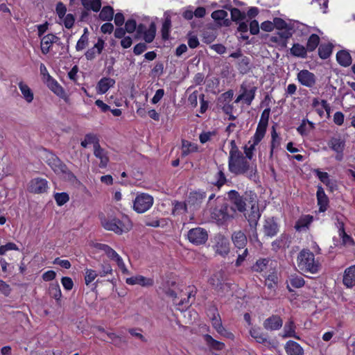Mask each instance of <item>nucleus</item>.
I'll use <instances>...</instances> for the list:
<instances>
[{"label":"nucleus","mask_w":355,"mask_h":355,"mask_svg":"<svg viewBox=\"0 0 355 355\" xmlns=\"http://www.w3.org/2000/svg\"><path fill=\"white\" fill-rule=\"evenodd\" d=\"M227 199L236 207V211L244 212L246 207V199H244L236 190L227 192Z\"/></svg>","instance_id":"nucleus-12"},{"label":"nucleus","mask_w":355,"mask_h":355,"mask_svg":"<svg viewBox=\"0 0 355 355\" xmlns=\"http://www.w3.org/2000/svg\"><path fill=\"white\" fill-rule=\"evenodd\" d=\"M257 90V87L252 86L250 89H248L244 84L241 85V91L242 95H243V103L247 105H250L252 102L255 98V94Z\"/></svg>","instance_id":"nucleus-27"},{"label":"nucleus","mask_w":355,"mask_h":355,"mask_svg":"<svg viewBox=\"0 0 355 355\" xmlns=\"http://www.w3.org/2000/svg\"><path fill=\"white\" fill-rule=\"evenodd\" d=\"M237 69L241 74H247L251 70L250 59L247 56H243L238 62Z\"/></svg>","instance_id":"nucleus-39"},{"label":"nucleus","mask_w":355,"mask_h":355,"mask_svg":"<svg viewBox=\"0 0 355 355\" xmlns=\"http://www.w3.org/2000/svg\"><path fill=\"white\" fill-rule=\"evenodd\" d=\"M114 14L113 8L110 6H105L103 7L98 16L101 21H110L113 19Z\"/></svg>","instance_id":"nucleus-45"},{"label":"nucleus","mask_w":355,"mask_h":355,"mask_svg":"<svg viewBox=\"0 0 355 355\" xmlns=\"http://www.w3.org/2000/svg\"><path fill=\"white\" fill-rule=\"evenodd\" d=\"M46 83L48 87L55 95L61 98H64L65 101H67L68 97L66 96L65 91L55 79H54L51 76H49Z\"/></svg>","instance_id":"nucleus-17"},{"label":"nucleus","mask_w":355,"mask_h":355,"mask_svg":"<svg viewBox=\"0 0 355 355\" xmlns=\"http://www.w3.org/2000/svg\"><path fill=\"white\" fill-rule=\"evenodd\" d=\"M209 284L218 288L222 285V275L220 273H216L209 279Z\"/></svg>","instance_id":"nucleus-60"},{"label":"nucleus","mask_w":355,"mask_h":355,"mask_svg":"<svg viewBox=\"0 0 355 355\" xmlns=\"http://www.w3.org/2000/svg\"><path fill=\"white\" fill-rule=\"evenodd\" d=\"M343 282L348 288H352L355 284V265L345 269Z\"/></svg>","instance_id":"nucleus-31"},{"label":"nucleus","mask_w":355,"mask_h":355,"mask_svg":"<svg viewBox=\"0 0 355 355\" xmlns=\"http://www.w3.org/2000/svg\"><path fill=\"white\" fill-rule=\"evenodd\" d=\"M198 146L196 144L192 143L187 140L183 139L182 141V157H185L192 153L197 152Z\"/></svg>","instance_id":"nucleus-35"},{"label":"nucleus","mask_w":355,"mask_h":355,"mask_svg":"<svg viewBox=\"0 0 355 355\" xmlns=\"http://www.w3.org/2000/svg\"><path fill=\"white\" fill-rule=\"evenodd\" d=\"M54 199L58 206H62L69 200V196L66 192L55 193Z\"/></svg>","instance_id":"nucleus-53"},{"label":"nucleus","mask_w":355,"mask_h":355,"mask_svg":"<svg viewBox=\"0 0 355 355\" xmlns=\"http://www.w3.org/2000/svg\"><path fill=\"white\" fill-rule=\"evenodd\" d=\"M48 181L42 178H33L28 183V191L33 193L40 194L47 191Z\"/></svg>","instance_id":"nucleus-10"},{"label":"nucleus","mask_w":355,"mask_h":355,"mask_svg":"<svg viewBox=\"0 0 355 355\" xmlns=\"http://www.w3.org/2000/svg\"><path fill=\"white\" fill-rule=\"evenodd\" d=\"M284 348L288 355H304L303 348L293 340L286 342Z\"/></svg>","instance_id":"nucleus-29"},{"label":"nucleus","mask_w":355,"mask_h":355,"mask_svg":"<svg viewBox=\"0 0 355 355\" xmlns=\"http://www.w3.org/2000/svg\"><path fill=\"white\" fill-rule=\"evenodd\" d=\"M46 163L55 173H58L64 167L65 164L54 153L49 152L46 156Z\"/></svg>","instance_id":"nucleus-22"},{"label":"nucleus","mask_w":355,"mask_h":355,"mask_svg":"<svg viewBox=\"0 0 355 355\" xmlns=\"http://www.w3.org/2000/svg\"><path fill=\"white\" fill-rule=\"evenodd\" d=\"M234 245L239 248H243L247 243V238L242 232H234L232 236Z\"/></svg>","instance_id":"nucleus-41"},{"label":"nucleus","mask_w":355,"mask_h":355,"mask_svg":"<svg viewBox=\"0 0 355 355\" xmlns=\"http://www.w3.org/2000/svg\"><path fill=\"white\" fill-rule=\"evenodd\" d=\"M218 172L215 174L216 182L213 183L218 189H220L227 182V178L224 172V168L222 165L218 166Z\"/></svg>","instance_id":"nucleus-38"},{"label":"nucleus","mask_w":355,"mask_h":355,"mask_svg":"<svg viewBox=\"0 0 355 355\" xmlns=\"http://www.w3.org/2000/svg\"><path fill=\"white\" fill-rule=\"evenodd\" d=\"M125 282L129 285L139 284L142 286H150L153 285V280L141 275H137L127 278Z\"/></svg>","instance_id":"nucleus-26"},{"label":"nucleus","mask_w":355,"mask_h":355,"mask_svg":"<svg viewBox=\"0 0 355 355\" xmlns=\"http://www.w3.org/2000/svg\"><path fill=\"white\" fill-rule=\"evenodd\" d=\"M211 248L216 254L221 257L227 256L230 252V241L227 238L222 234L216 235L211 241Z\"/></svg>","instance_id":"nucleus-5"},{"label":"nucleus","mask_w":355,"mask_h":355,"mask_svg":"<svg viewBox=\"0 0 355 355\" xmlns=\"http://www.w3.org/2000/svg\"><path fill=\"white\" fill-rule=\"evenodd\" d=\"M132 223H102L105 230L112 231L117 234L129 232L132 228Z\"/></svg>","instance_id":"nucleus-16"},{"label":"nucleus","mask_w":355,"mask_h":355,"mask_svg":"<svg viewBox=\"0 0 355 355\" xmlns=\"http://www.w3.org/2000/svg\"><path fill=\"white\" fill-rule=\"evenodd\" d=\"M83 8L87 10L98 12L102 6L101 0H80Z\"/></svg>","instance_id":"nucleus-37"},{"label":"nucleus","mask_w":355,"mask_h":355,"mask_svg":"<svg viewBox=\"0 0 355 355\" xmlns=\"http://www.w3.org/2000/svg\"><path fill=\"white\" fill-rule=\"evenodd\" d=\"M336 60L344 67L351 65L352 60L350 53L346 50H340L336 53Z\"/></svg>","instance_id":"nucleus-32"},{"label":"nucleus","mask_w":355,"mask_h":355,"mask_svg":"<svg viewBox=\"0 0 355 355\" xmlns=\"http://www.w3.org/2000/svg\"><path fill=\"white\" fill-rule=\"evenodd\" d=\"M173 207L172 209V214L178 218H180L182 220H187V205L185 202H180L175 200L173 202Z\"/></svg>","instance_id":"nucleus-18"},{"label":"nucleus","mask_w":355,"mask_h":355,"mask_svg":"<svg viewBox=\"0 0 355 355\" xmlns=\"http://www.w3.org/2000/svg\"><path fill=\"white\" fill-rule=\"evenodd\" d=\"M315 173L318 179L325 185L333 189L334 182L329 179V175L327 172L320 171L319 169L315 170Z\"/></svg>","instance_id":"nucleus-51"},{"label":"nucleus","mask_w":355,"mask_h":355,"mask_svg":"<svg viewBox=\"0 0 355 355\" xmlns=\"http://www.w3.org/2000/svg\"><path fill=\"white\" fill-rule=\"evenodd\" d=\"M270 263L271 264L272 261L269 259H260L253 265L252 270L258 272H263L267 270Z\"/></svg>","instance_id":"nucleus-48"},{"label":"nucleus","mask_w":355,"mask_h":355,"mask_svg":"<svg viewBox=\"0 0 355 355\" xmlns=\"http://www.w3.org/2000/svg\"><path fill=\"white\" fill-rule=\"evenodd\" d=\"M249 205H250V209H245V211L243 212L245 217L246 218L248 222H258L259 218L261 217V212L259 210L258 202L257 200V196L255 195L250 197Z\"/></svg>","instance_id":"nucleus-9"},{"label":"nucleus","mask_w":355,"mask_h":355,"mask_svg":"<svg viewBox=\"0 0 355 355\" xmlns=\"http://www.w3.org/2000/svg\"><path fill=\"white\" fill-rule=\"evenodd\" d=\"M233 96L234 91L229 89L217 98V105L224 114H229L231 110H234V105L232 103Z\"/></svg>","instance_id":"nucleus-7"},{"label":"nucleus","mask_w":355,"mask_h":355,"mask_svg":"<svg viewBox=\"0 0 355 355\" xmlns=\"http://www.w3.org/2000/svg\"><path fill=\"white\" fill-rule=\"evenodd\" d=\"M278 231L277 223H266L264 225V233L268 236H275Z\"/></svg>","instance_id":"nucleus-57"},{"label":"nucleus","mask_w":355,"mask_h":355,"mask_svg":"<svg viewBox=\"0 0 355 355\" xmlns=\"http://www.w3.org/2000/svg\"><path fill=\"white\" fill-rule=\"evenodd\" d=\"M105 254L109 259H110L112 261H114L116 263L119 268L121 270L122 273L125 275L129 274V270L126 268L123 259L114 249L108 246Z\"/></svg>","instance_id":"nucleus-15"},{"label":"nucleus","mask_w":355,"mask_h":355,"mask_svg":"<svg viewBox=\"0 0 355 355\" xmlns=\"http://www.w3.org/2000/svg\"><path fill=\"white\" fill-rule=\"evenodd\" d=\"M60 37L53 33H49L41 37L40 48L44 55L48 54L54 43H58Z\"/></svg>","instance_id":"nucleus-13"},{"label":"nucleus","mask_w":355,"mask_h":355,"mask_svg":"<svg viewBox=\"0 0 355 355\" xmlns=\"http://www.w3.org/2000/svg\"><path fill=\"white\" fill-rule=\"evenodd\" d=\"M171 28V19L169 15L166 16L161 28V35L163 40L166 41L169 39L170 31Z\"/></svg>","instance_id":"nucleus-44"},{"label":"nucleus","mask_w":355,"mask_h":355,"mask_svg":"<svg viewBox=\"0 0 355 355\" xmlns=\"http://www.w3.org/2000/svg\"><path fill=\"white\" fill-rule=\"evenodd\" d=\"M206 196V192L200 189L197 191H192L188 196L187 202L190 206L198 208L200 207Z\"/></svg>","instance_id":"nucleus-14"},{"label":"nucleus","mask_w":355,"mask_h":355,"mask_svg":"<svg viewBox=\"0 0 355 355\" xmlns=\"http://www.w3.org/2000/svg\"><path fill=\"white\" fill-rule=\"evenodd\" d=\"M282 138L277 133L275 126L271 130V141L270 145V158H272L275 150H277L281 145Z\"/></svg>","instance_id":"nucleus-28"},{"label":"nucleus","mask_w":355,"mask_h":355,"mask_svg":"<svg viewBox=\"0 0 355 355\" xmlns=\"http://www.w3.org/2000/svg\"><path fill=\"white\" fill-rule=\"evenodd\" d=\"M297 265L300 270L311 274L318 273L321 268L318 260L315 259L313 252L309 250H302L297 257Z\"/></svg>","instance_id":"nucleus-2"},{"label":"nucleus","mask_w":355,"mask_h":355,"mask_svg":"<svg viewBox=\"0 0 355 355\" xmlns=\"http://www.w3.org/2000/svg\"><path fill=\"white\" fill-rule=\"evenodd\" d=\"M295 324L292 320H288L286 322L284 327V333L282 334L283 338H294L297 340H300L299 336L295 333Z\"/></svg>","instance_id":"nucleus-33"},{"label":"nucleus","mask_w":355,"mask_h":355,"mask_svg":"<svg viewBox=\"0 0 355 355\" xmlns=\"http://www.w3.org/2000/svg\"><path fill=\"white\" fill-rule=\"evenodd\" d=\"M99 275L96 271L92 269H86L85 270V281L87 285H89L91 282H92L96 277Z\"/></svg>","instance_id":"nucleus-61"},{"label":"nucleus","mask_w":355,"mask_h":355,"mask_svg":"<svg viewBox=\"0 0 355 355\" xmlns=\"http://www.w3.org/2000/svg\"><path fill=\"white\" fill-rule=\"evenodd\" d=\"M156 24L152 21L148 28H146L144 24H139L137 26V37L143 36V39L146 43H151L155 40L156 35Z\"/></svg>","instance_id":"nucleus-6"},{"label":"nucleus","mask_w":355,"mask_h":355,"mask_svg":"<svg viewBox=\"0 0 355 355\" xmlns=\"http://www.w3.org/2000/svg\"><path fill=\"white\" fill-rule=\"evenodd\" d=\"M270 113V108H266L261 113L255 132L265 136Z\"/></svg>","instance_id":"nucleus-23"},{"label":"nucleus","mask_w":355,"mask_h":355,"mask_svg":"<svg viewBox=\"0 0 355 355\" xmlns=\"http://www.w3.org/2000/svg\"><path fill=\"white\" fill-rule=\"evenodd\" d=\"M211 322L213 328L217 331L218 334L230 340L234 339V335L232 332L227 331L223 327L220 315H217L216 318L211 320Z\"/></svg>","instance_id":"nucleus-19"},{"label":"nucleus","mask_w":355,"mask_h":355,"mask_svg":"<svg viewBox=\"0 0 355 355\" xmlns=\"http://www.w3.org/2000/svg\"><path fill=\"white\" fill-rule=\"evenodd\" d=\"M297 80L303 86L308 88L313 87L316 84L315 75L307 69H302L297 74Z\"/></svg>","instance_id":"nucleus-11"},{"label":"nucleus","mask_w":355,"mask_h":355,"mask_svg":"<svg viewBox=\"0 0 355 355\" xmlns=\"http://www.w3.org/2000/svg\"><path fill=\"white\" fill-rule=\"evenodd\" d=\"M63 24L66 28H71L75 23V17L73 15L69 13L67 14L63 18Z\"/></svg>","instance_id":"nucleus-62"},{"label":"nucleus","mask_w":355,"mask_h":355,"mask_svg":"<svg viewBox=\"0 0 355 355\" xmlns=\"http://www.w3.org/2000/svg\"><path fill=\"white\" fill-rule=\"evenodd\" d=\"M227 15V12L224 10H215L211 15L212 19H214L216 21H220L223 19H225V18H226Z\"/></svg>","instance_id":"nucleus-64"},{"label":"nucleus","mask_w":355,"mask_h":355,"mask_svg":"<svg viewBox=\"0 0 355 355\" xmlns=\"http://www.w3.org/2000/svg\"><path fill=\"white\" fill-rule=\"evenodd\" d=\"M236 215V209L227 203L215 207L211 213V218L216 222H227L235 218Z\"/></svg>","instance_id":"nucleus-3"},{"label":"nucleus","mask_w":355,"mask_h":355,"mask_svg":"<svg viewBox=\"0 0 355 355\" xmlns=\"http://www.w3.org/2000/svg\"><path fill=\"white\" fill-rule=\"evenodd\" d=\"M320 41V37L315 33H312L307 40L306 45V49H307V51H314L317 49V47H319Z\"/></svg>","instance_id":"nucleus-43"},{"label":"nucleus","mask_w":355,"mask_h":355,"mask_svg":"<svg viewBox=\"0 0 355 355\" xmlns=\"http://www.w3.org/2000/svg\"><path fill=\"white\" fill-rule=\"evenodd\" d=\"M249 332L256 342L265 345H270L271 344L267 334L263 332L260 327H252Z\"/></svg>","instance_id":"nucleus-20"},{"label":"nucleus","mask_w":355,"mask_h":355,"mask_svg":"<svg viewBox=\"0 0 355 355\" xmlns=\"http://www.w3.org/2000/svg\"><path fill=\"white\" fill-rule=\"evenodd\" d=\"M334 46L331 43H323L320 44L318 47V55L325 60L330 57L332 53Z\"/></svg>","instance_id":"nucleus-40"},{"label":"nucleus","mask_w":355,"mask_h":355,"mask_svg":"<svg viewBox=\"0 0 355 355\" xmlns=\"http://www.w3.org/2000/svg\"><path fill=\"white\" fill-rule=\"evenodd\" d=\"M228 169L234 175H248L249 173L248 176L251 178L257 172V166H250L249 161L241 153L239 155L229 156Z\"/></svg>","instance_id":"nucleus-1"},{"label":"nucleus","mask_w":355,"mask_h":355,"mask_svg":"<svg viewBox=\"0 0 355 355\" xmlns=\"http://www.w3.org/2000/svg\"><path fill=\"white\" fill-rule=\"evenodd\" d=\"M316 197L318 205L319 206V211L321 212L325 211L329 206V198L322 186H318Z\"/></svg>","instance_id":"nucleus-25"},{"label":"nucleus","mask_w":355,"mask_h":355,"mask_svg":"<svg viewBox=\"0 0 355 355\" xmlns=\"http://www.w3.org/2000/svg\"><path fill=\"white\" fill-rule=\"evenodd\" d=\"M18 87L21 92L24 99L28 103H32L34 99V93L29 86L23 81H21L18 83Z\"/></svg>","instance_id":"nucleus-34"},{"label":"nucleus","mask_w":355,"mask_h":355,"mask_svg":"<svg viewBox=\"0 0 355 355\" xmlns=\"http://www.w3.org/2000/svg\"><path fill=\"white\" fill-rule=\"evenodd\" d=\"M277 282L278 277L276 272H272L266 278V285L269 288H272L275 285L277 284Z\"/></svg>","instance_id":"nucleus-58"},{"label":"nucleus","mask_w":355,"mask_h":355,"mask_svg":"<svg viewBox=\"0 0 355 355\" xmlns=\"http://www.w3.org/2000/svg\"><path fill=\"white\" fill-rule=\"evenodd\" d=\"M49 295L53 297L58 303H60L62 297V293L60 286L58 283L51 284L49 286Z\"/></svg>","instance_id":"nucleus-50"},{"label":"nucleus","mask_w":355,"mask_h":355,"mask_svg":"<svg viewBox=\"0 0 355 355\" xmlns=\"http://www.w3.org/2000/svg\"><path fill=\"white\" fill-rule=\"evenodd\" d=\"M115 80L109 77H103L98 82L96 92L98 94H105L111 87L115 85Z\"/></svg>","instance_id":"nucleus-24"},{"label":"nucleus","mask_w":355,"mask_h":355,"mask_svg":"<svg viewBox=\"0 0 355 355\" xmlns=\"http://www.w3.org/2000/svg\"><path fill=\"white\" fill-rule=\"evenodd\" d=\"M282 324L283 321L277 315H272L266 319L263 323L264 329L269 331L278 330L282 327Z\"/></svg>","instance_id":"nucleus-21"},{"label":"nucleus","mask_w":355,"mask_h":355,"mask_svg":"<svg viewBox=\"0 0 355 355\" xmlns=\"http://www.w3.org/2000/svg\"><path fill=\"white\" fill-rule=\"evenodd\" d=\"M89 44L88 30L84 29V33L80 36L76 45V50L80 51L85 49Z\"/></svg>","instance_id":"nucleus-49"},{"label":"nucleus","mask_w":355,"mask_h":355,"mask_svg":"<svg viewBox=\"0 0 355 355\" xmlns=\"http://www.w3.org/2000/svg\"><path fill=\"white\" fill-rule=\"evenodd\" d=\"M55 12L60 19H63L67 12L66 6L61 1L58 2L55 6Z\"/></svg>","instance_id":"nucleus-63"},{"label":"nucleus","mask_w":355,"mask_h":355,"mask_svg":"<svg viewBox=\"0 0 355 355\" xmlns=\"http://www.w3.org/2000/svg\"><path fill=\"white\" fill-rule=\"evenodd\" d=\"M153 202V196L148 193H141L137 194L133 202V209L139 214L144 213L150 209Z\"/></svg>","instance_id":"nucleus-4"},{"label":"nucleus","mask_w":355,"mask_h":355,"mask_svg":"<svg viewBox=\"0 0 355 355\" xmlns=\"http://www.w3.org/2000/svg\"><path fill=\"white\" fill-rule=\"evenodd\" d=\"M64 167V168H63V169L62 168L58 174L63 175L64 178L69 182H74L77 181L76 176L69 169L67 166L65 164Z\"/></svg>","instance_id":"nucleus-55"},{"label":"nucleus","mask_w":355,"mask_h":355,"mask_svg":"<svg viewBox=\"0 0 355 355\" xmlns=\"http://www.w3.org/2000/svg\"><path fill=\"white\" fill-rule=\"evenodd\" d=\"M329 146L338 154H342L345 148V142L340 139L333 137L329 141Z\"/></svg>","instance_id":"nucleus-47"},{"label":"nucleus","mask_w":355,"mask_h":355,"mask_svg":"<svg viewBox=\"0 0 355 355\" xmlns=\"http://www.w3.org/2000/svg\"><path fill=\"white\" fill-rule=\"evenodd\" d=\"M315 128V124L307 119H303L301 124L297 128V132L301 136H306L309 132Z\"/></svg>","instance_id":"nucleus-36"},{"label":"nucleus","mask_w":355,"mask_h":355,"mask_svg":"<svg viewBox=\"0 0 355 355\" xmlns=\"http://www.w3.org/2000/svg\"><path fill=\"white\" fill-rule=\"evenodd\" d=\"M289 282L295 288L302 287L305 283L304 279L302 277L297 275H291L289 278Z\"/></svg>","instance_id":"nucleus-56"},{"label":"nucleus","mask_w":355,"mask_h":355,"mask_svg":"<svg viewBox=\"0 0 355 355\" xmlns=\"http://www.w3.org/2000/svg\"><path fill=\"white\" fill-rule=\"evenodd\" d=\"M204 339L206 344L212 349L222 350L225 348V344L222 342L214 339L210 335L206 334L204 336Z\"/></svg>","instance_id":"nucleus-46"},{"label":"nucleus","mask_w":355,"mask_h":355,"mask_svg":"<svg viewBox=\"0 0 355 355\" xmlns=\"http://www.w3.org/2000/svg\"><path fill=\"white\" fill-rule=\"evenodd\" d=\"M290 51L291 55L297 58H306L307 57L308 51L306 46L299 43H294Z\"/></svg>","instance_id":"nucleus-42"},{"label":"nucleus","mask_w":355,"mask_h":355,"mask_svg":"<svg viewBox=\"0 0 355 355\" xmlns=\"http://www.w3.org/2000/svg\"><path fill=\"white\" fill-rule=\"evenodd\" d=\"M187 238L191 243L198 245L206 243L208 239V234L205 229L196 227L188 232Z\"/></svg>","instance_id":"nucleus-8"},{"label":"nucleus","mask_w":355,"mask_h":355,"mask_svg":"<svg viewBox=\"0 0 355 355\" xmlns=\"http://www.w3.org/2000/svg\"><path fill=\"white\" fill-rule=\"evenodd\" d=\"M94 154L96 157L100 159L99 167L105 168L109 162V157L107 151L102 148L100 145L94 148Z\"/></svg>","instance_id":"nucleus-30"},{"label":"nucleus","mask_w":355,"mask_h":355,"mask_svg":"<svg viewBox=\"0 0 355 355\" xmlns=\"http://www.w3.org/2000/svg\"><path fill=\"white\" fill-rule=\"evenodd\" d=\"M216 135V130L203 132L199 136L200 142L201 144H205L211 140L212 137H215Z\"/></svg>","instance_id":"nucleus-59"},{"label":"nucleus","mask_w":355,"mask_h":355,"mask_svg":"<svg viewBox=\"0 0 355 355\" xmlns=\"http://www.w3.org/2000/svg\"><path fill=\"white\" fill-rule=\"evenodd\" d=\"M340 224H341V226L340 227H338V233H339V236L341 238L343 244L352 245L354 243L353 239H352V237L349 235H348L345 232V230L343 227L344 223H340Z\"/></svg>","instance_id":"nucleus-54"},{"label":"nucleus","mask_w":355,"mask_h":355,"mask_svg":"<svg viewBox=\"0 0 355 355\" xmlns=\"http://www.w3.org/2000/svg\"><path fill=\"white\" fill-rule=\"evenodd\" d=\"M230 15L232 21L234 22H239L240 21L244 20L246 17V13L245 12L241 11L239 8H236L231 9Z\"/></svg>","instance_id":"nucleus-52"}]
</instances>
